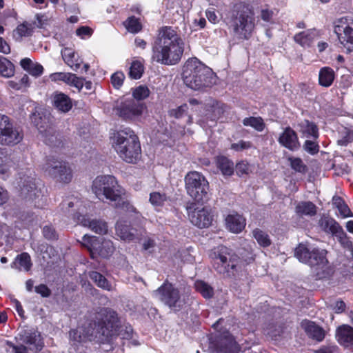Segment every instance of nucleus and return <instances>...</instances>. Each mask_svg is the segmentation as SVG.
Masks as SVG:
<instances>
[{
  "label": "nucleus",
  "mask_w": 353,
  "mask_h": 353,
  "mask_svg": "<svg viewBox=\"0 0 353 353\" xmlns=\"http://www.w3.org/2000/svg\"><path fill=\"white\" fill-rule=\"evenodd\" d=\"M85 78L81 77H77L74 74L71 86L76 88L79 92H81L83 87V81H85Z\"/></svg>",
  "instance_id": "obj_61"
},
{
  "label": "nucleus",
  "mask_w": 353,
  "mask_h": 353,
  "mask_svg": "<svg viewBox=\"0 0 353 353\" xmlns=\"http://www.w3.org/2000/svg\"><path fill=\"white\" fill-rule=\"evenodd\" d=\"M188 110V105L186 103H183L176 108L170 110L169 111V114L170 117H174L176 119H180L187 114Z\"/></svg>",
  "instance_id": "obj_54"
},
{
  "label": "nucleus",
  "mask_w": 353,
  "mask_h": 353,
  "mask_svg": "<svg viewBox=\"0 0 353 353\" xmlns=\"http://www.w3.org/2000/svg\"><path fill=\"white\" fill-rule=\"evenodd\" d=\"M20 339L25 344L28 345V348L34 353L40 352L44 347L43 339L41 334L36 330H24L23 334L20 335Z\"/></svg>",
  "instance_id": "obj_18"
},
{
  "label": "nucleus",
  "mask_w": 353,
  "mask_h": 353,
  "mask_svg": "<svg viewBox=\"0 0 353 353\" xmlns=\"http://www.w3.org/2000/svg\"><path fill=\"white\" fill-rule=\"evenodd\" d=\"M125 80V74L121 71H117L111 76V83L115 89H119Z\"/></svg>",
  "instance_id": "obj_53"
},
{
  "label": "nucleus",
  "mask_w": 353,
  "mask_h": 353,
  "mask_svg": "<svg viewBox=\"0 0 353 353\" xmlns=\"http://www.w3.org/2000/svg\"><path fill=\"white\" fill-rule=\"evenodd\" d=\"M336 74L334 70L329 67H322L319 72L318 83L323 88L330 87L334 81Z\"/></svg>",
  "instance_id": "obj_28"
},
{
  "label": "nucleus",
  "mask_w": 353,
  "mask_h": 353,
  "mask_svg": "<svg viewBox=\"0 0 353 353\" xmlns=\"http://www.w3.org/2000/svg\"><path fill=\"white\" fill-rule=\"evenodd\" d=\"M144 72L143 64L138 60L133 61L129 70V77L132 79H139Z\"/></svg>",
  "instance_id": "obj_46"
},
{
  "label": "nucleus",
  "mask_w": 353,
  "mask_h": 353,
  "mask_svg": "<svg viewBox=\"0 0 353 353\" xmlns=\"http://www.w3.org/2000/svg\"><path fill=\"white\" fill-rule=\"evenodd\" d=\"M353 27V19L350 17H343L333 22L334 32L336 34L339 43H343L347 38V33Z\"/></svg>",
  "instance_id": "obj_22"
},
{
  "label": "nucleus",
  "mask_w": 353,
  "mask_h": 353,
  "mask_svg": "<svg viewBox=\"0 0 353 353\" xmlns=\"http://www.w3.org/2000/svg\"><path fill=\"white\" fill-rule=\"evenodd\" d=\"M14 65L8 59L0 56V75L10 77L14 75Z\"/></svg>",
  "instance_id": "obj_45"
},
{
  "label": "nucleus",
  "mask_w": 353,
  "mask_h": 353,
  "mask_svg": "<svg viewBox=\"0 0 353 353\" xmlns=\"http://www.w3.org/2000/svg\"><path fill=\"white\" fill-rule=\"evenodd\" d=\"M7 344L12 348L13 353H28V350H30L24 345H16L10 341H7Z\"/></svg>",
  "instance_id": "obj_62"
},
{
  "label": "nucleus",
  "mask_w": 353,
  "mask_h": 353,
  "mask_svg": "<svg viewBox=\"0 0 353 353\" xmlns=\"http://www.w3.org/2000/svg\"><path fill=\"white\" fill-rule=\"evenodd\" d=\"M216 165L224 176H232L234 173V163L226 156H216Z\"/></svg>",
  "instance_id": "obj_32"
},
{
  "label": "nucleus",
  "mask_w": 353,
  "mask_h": 353,
  "mask_svg": "<svg viewBox=\"0 0 353 353\" xmlns=\"http://www.w3.org/2000/svg\"><path fill=\"white\" fill-rule=\"evenodd\" d=\"M279 143L290 151H297L301 148L297 133L290 126L286 127L280 134Z\"/></svg>",
  "instance_id": "obj_20"
},
{
  "label": "nucleus",
  "mask_w": 353,
  "mask_h": 353,
  "mask_svg": "<svg viewBox=\"0 0 353 353\" xmlns=\"http://www.w3.org/2000/svg\"><path fill=\"white\" fill-rule=\"evenodd\" d=\"M73 219L84 227H88L96 234L103 235L108 232L107 223L102 220L90 219L88 215H82L78 212L72 214Z\"/></svg>",
  "instance_id": "obj_16"
},
{
  "label": "nucleus",
  "mask_w": 353,
  "mask_h": 353,
  "mask_svg": "<svg viewBox=\"0 0 353 353\" xmlns=\"http://www.w3.org/2000/svg\"><path fill=\"white\" fill-rule=\"evenodd\" d=\"M74 201H76V203L78 202L77 199L73 196H68L65 199L60 203L61 210L65 213H69L70 211V209L73 208L74 205Z\"/></svg>",
  "instance_id": "obj_55"
},
{
  "label": "nucleus",
  "mask_w": 353,
  "mask_h": 353,
  "mask_svg": "<svg viewBox=\"0 0 353 353\" xmlns=\"http://www.w3.org/2000/svg\"><path fill=\"white\" fill-rule=\"evenodd\" d=\"M211 263L214 270L227 278H234L238 273L240 257L230 248L219 245L210 253Z\"/></svg>",
  "instance_id": "obj_5"
},
{
  "label": "nucleus",
  "mask_w": 353,
  "mask_h": 353,
  "mask_svg": "<svg viewBox=\"0 0 353 353\" xmlns=\"http://www.w3.org/2000/svg\"><path fill=\"white\" fill-rule=\"evenodd\" d=\"M150 93V92L148 87L139 85L133 90L132 97L130 99L142 101L149 97Z\"/></svg>",
  "instance_id": "obj_49"
},
{
  "label": "nucleus",
  "mask_w": 353,
  "mask_h": 353,
  "mask_svg": "<svg viewBox=\"0 0 353 353\" xmlns=\"http://www.w3.org/2000/svg\"><path fill=\"white\" fill-rule=\"evenodd\" d=\"M30 119L34 125L37 128L40 133L47 135L51 128L48 118L43 117L39 113H33L30 116Z\"/></svg>",
  "instance_id": "obj_31"
},
{
  "label": "nucleus",
  "mask_w": 353,
  "mask_h": 353,
  "mask_svg": "<svg viewBox=\"0 0 353 353\" xmlns=\"http://www.w3.org/2000/svg\"><path fill=\"white\" fill-rule=\"evenodd\" d=\"M32 265L30 254L27 252H22L16 256L14 261L10 264V266L12 268L19 270L23 268L26 271H29Z\"/></svg>",
  "instance_id": "obj_34"
},
{
  "label": "nucleus",
  "mask_w": 353,
  "mask_h": 353,
  "mask_svg": "<svg viewBox=\"0 0 353 353\" xmlns=\"http://www.w3.org/2000/svg\"><path fill=\"white\" fill-rule=\"evenodd\" d=\"M223 321L219 319L212 325L215 330L222 332L216 336L215 349L218 353H239V346L233 336L228 330L219 329Z\"/></svg>",
  "instance_id": "obj_14"
},
{
  "label": "nucleus",
  "mask_w": 353,
  "mask_h": 353,
  "mask_svg": "<svg viewBox=\"0 0 353 353\" xmlns=\"http://www.w3.org/2000/svg\"><path fill=\"white\" fill-rule=\"evenodd\" d=\"M23 134L19 127L14 126L12 121L0 134V144L3 145H14L21 142Z\"/></svg>",
  "instance_id": "obj_17"
},
{
  "label": "nucleus",
  "mask_w": 353,
  "mask_h": 353,
  "mask_svg": "<svg viewBox=\"0 0 353 353\" xmlns=\"http://www.w3.org/2000/svg\"><path fill=\"white\" fill-rule=\"evenodd\" d=\"M227 25L232 37L238 40H249L255 28L254 10L246 1L232 3L227 14Z\"/></svg>",
  "instance_id": "obj_3"
},
{
  "label": "nucleus",
  "mask_w": 353,
  "mask_h": 353,
  "mask_svg": "<svg viewBox=\"0 0 353 353\" xmlns=\"http://www.w3.org/2000/svg\"><path fill=\"white\" fill-rule=\"evenodd\" d=\"M185 182L188 194L198 202L203 201L209 188L205 176L196 171L189 172L185 177Z\"/></svg>",
  "instance_id": "obj_11"
},
{
  "label": "nucleus",
  "mask_w": 353,
  "mask_h": 353,
  "mask_svg": "<svg viewBox=\"0 0 353 353\" xmlns=\"http://www.w3.org/2000/svg\"><path fill=\"white\" fill-rule=\"evenodd\" d=\"M227 105L221 101L210 98L204 104L203 109L206 112V116L211 121H216L222 117L225 112Z\"/></svg>",
  "instance_id": "obj_21"
},
{
  "label": "nucleus",
  "mask_w": 353,
  "mask_h": 353,
  "mask_svg": "<svg viewBox=\"0 0 353 353\" xmlns=\"http://www.w3.org/2000/svg\"><path fill=\"white\" fill-rule=\"evenodd\" d=\"M334 272V268L326 263L316 267L314 277L316 280H328L333 276Z\"/></svg>",
  "instance_id": "obj_38"
},
{
  "label": "nucleus",
  "mask_w": 353,
  "mask_h": 353,
  "mask_svg": "<svg viewBox=\"0 0 353 353\" xmlns=\"http://www.w3.org/2000/svg\"><path fill=\"white\" fill-rule=\"evenodd\" d=\"M119 327L117 313L110 308H102L88 324L71 329L70 341L75 350L88 341L109 343L118 334Z\"/></svg>",
  "instance_id": "obj_1"
},
{
  "label": "nucleus",
  "mask_w": 353,
  "mask_h": 353,
  "mask_svg": "<svg viewBox=\"0 0 353 353\" xmlns=\"http://www.w3.org/2000/svg\"><path fill=\"white\" fill-rule=\"evenodd\" d=\"M90 279L95 283V284L100 288L110 291L112 290V285L108 280L100 272L97 271H92L89 274Z\"/></svg>",
  "instance_id": "obj_39"
},
{
  "label": "nucleus",
  "mask_w": 353,
  "mask_h": 353,
  "mask_svg": "<svg viewBox=\"0 0 353 353\" xmlns=\"http://www.w3.org/2000/svg\"><path fill=\"white\" fill-rule=\"evenodd\" d=\"M184 52V42L171 26H163L152 43V61L165 65L177 64Z\"/></svg>",
  "instance_id": "obj_2"
},
{
  "label": "nucleus",
  "mask_w": 353,
  "mask_h": 353,
  "mask_svg": "<svg viewBox=\"0 0 353 353\" xmlns=\"http://www.w3.org/2000/svg\"><path fill=\"white\" fill-rule=\"evenodd\" d=\"M194 286L196 290L199 292L204 299H209L214 296V289L208 283L198 280L195 282Z\"/></svg>",
  "instance_id": "obj_41"
},
{
  "label": "nucleus",
  "mask_w": 353,
  "mask_h": 353,
  "mask_svg": "<svg viewBox=\"0 0 353 353\" xmlns=\"http://www.w3.org/2000/svg\"><path fill=\"white\" fill-rule=\"evenodd\" d=\"M114 110L124 121H136L141 118L147 110V105L143 101L127 98L122 99L114 108Z\"/></svg>",
  "instance_id": "obj_10"
},
{
  "label": "nucleus",
  "mask_w": 353,
  "mask_h": 353,
  "mask_svg": "<svg viewBox=\"0 0 353 353\" xmlns=\"http://www.w3.org/2000/svg\"><path fill=\"white\" fill-rule=\"evenodd\" d=\"M351 28L347 33L346 37L347 38L345 39L343 43H341L343 48L349 52H353V26Z\"/></svg>",
  "instance_id": "obj_57"
},
{
  "label": "nucleus",
  "mask_w": 353,
  "mask_h": 353,
  "mask_svg": "<svg viewBox=\"0 0 353 353\" xmlns=\"http://www.w3.org/2000/svg\"><path fill=\"white\" fill-rule=\"evenodd\" d=\"M112 147L121 154H141V144L137 135L130 128L117 132L113 138Z\"/></svg>",
  "instance_id": "obj_7"
},
{
  "label": "nucleus",
  "mask_w": 353,
  "mask_h": 353,
  "mask_svg": "<svg viewBox=\"0 0 353 353\" xmlns=\"http://www.w3.org/2000/svg\"><path fill=\"white\" fill-rule=\"evenodd\" d=\"M333 236H336L339 243L343 248H350L352 246V242L350 240L347 234L343 230V228L338 230L337 232Z\"/></svg>",
  "instance_id": "obj_51"
},
{
  "label": "nucleus",
  "mask_w": 353,
  "mask_h": 353,
  "mask_svg": "<svg viewBox=\"0 0 353 353\" xmlns=\"http://www.w3.org/2000/svg\"><path fill=\"white\" fill-rule=\"evenodd\" d=\"M43 71V68L41 64H32L28 72L34 77H39L42 74Z\"/></svg>",
  "instance_id": "obj_64"
},
{
  "label": "nucleus",
  "mask_w": 353,
  "mask_h": 353,
  "mask_svg": "<svg viewBox=\"0 0 353 353\" xmlns=\"http://www.w3.org/2000/svg\"><path fill=\"white\" fill-rule=\"evenodd\" d=\"M274 15V12L272 10L268 8V5H265L261 10L260 17L261 19L267 23L271 22Z\"/></svg>",
  "instance_id": "obj_56"
},
{
  "label": "nucleus",
  "mask_w": 353,
  "mask_h": 353,
  "mask_svg": "<svg viewBox=\"0 0 353 353\" xmlns=\"http://www.w3.org/2000/svg\"><path fill=\"white\" fill-rule=\"evenodd\" d=\"M34 291L43 298L49 297L52 293L50 289L46 284H39L35 286Z\"/></svg>",
  "instance_id": "obj_58"
},
{
  "label": "nucleus",
  "mask_w": 353,
  "mask_h": 353,
  "mask_svg": "<svg viewBox=\"0 0 353 353\" xmlns=\"http://www.w3.org/2000/svg\"><path fill=\"white\" fill-rule=\"evenodd\" d=\"M34 26L32 23L24 21L17 26L14 30L13 35L16 39H21L23 37H30L32 34Z\"/></svg>",
  "instance_id": "obj_40"
},
{
  "label": "nucleus",
  "mask_w": 353,
  "mask_h": 353,
  "mask_svg": "<svg viewBox=\"0 0 353 353\" xmlns=\"http://www.w3.org/2000/svg\"><path fill=\"white\" fill-rule=\"evenodd\" d=\"M123 25L129 32L132 34L139 32L141 31L143 28L139 19L137 18L135 16L129 17L123 22Z\"/></svg>",
  "instance_id": "obj_42"
},
{
  "label": "nucleus",
  "mask_w": 353,
  "mask_h": 353,
  "mask_svg": "<svg viewBox=\"0 0 353 353\" xmlns=\"http://www.w3.org/2000/svg\"><path fill=\"white\" fill-rule=\"evenodd\" d=\"M195 203H192L187 207L188 216L191 223L199 228H209L214 220V214L211 209L203 207L195 208Z\"/></svg>",
  "instance_id": "obj_15"
},
{
  "label": "nucleus",
  "mask_w": 353,
  "mask_h": 353,
  "mask_svg": "<svg viewBox=\"0 0 353 353\" xmlns=\"http://www.w3.org/2000/svg\"><path fill=\"white\" fill-rule=\"evenodd\" d=\"M295 212L299 216H314L317 212V208L311 201H301L295 207Z\"/></svg>",
  "instance_id": "obj_35"
},
{
  "label": "nucleus",
  "mask_w": 353,
  "mask_h": 353,
  "mask_svg": "<svg viewBox=\"0 0 353 353\" xmlns=\"http://www.w3.org/2000/svg\"><path fill=\"white\" fill-rule=\"evenodd\" d=\"M117 234L125 241H133L135 239V229L127 224L125 221H117L115 226Z\"/></svg>",
  "instance_id": "obj_30"
},
{
  "label": "nucleus",
  "mask_w": 353,
  "mask_h": 353,
  "mask_svg": "<svg viewBox=\"0 0 353 353\" xmlns=\"http://www.w3.org/2000/svg\"><path fill=\"white\" fill-rule=\"evenodd\" d=\"M336 337L341 345H353V327L348 325L339 326L336 330Z\"/></svg>",
  "instance_id": "obj_29"
},
{
  "label": "nucleus",
  "mask_w": 353,
  "mask_h": 353,
  "mask_svg": "<svg viewBox=\"0 0 353 353\" xmlns=\"http://www.w3.org/2000/svg\"><path fill=\"white\" fill-rule=\"evenodd\" d=\"M243 125L250 126L258 132H262L265 128V123L261 117H250L242 121Z\"/></svg>",
  "instance_id": "obj_43"
},
{
  "label": "nucleus",
  "mask_w": 353,
  "mask_h": 353,
  "mask_svg": "<svg viewBox=\"0 0 353 353\" xmlns=\"http://www.w3.org/2000/svg\"><path fill=\"white\" fill-rule=\"evenodd\" d=\"M332 168L335 170L337 175H343L349 172V167L346 163L341 165L333 163Z\"/></svg>",
  "instance_id": "obj_63"
},
{
  "label": "nucleus",
  "mask_w": 353,
  "mask_h": 353,
  "mask_svg": "<svg viewBox=\"0 0 353 353\" xmlns=\"http://www.w3.org/2000/svg\"><path fill=\"white\" fill-rule=\"evenodd\" d=\"M92 33V29L86 26H80L76 30V34L81 39H84L85 37H90Z\"/></svg>",
  "instance_id": "obj_59"
},
{
  "label": "nucleus",
  "mask_w": 353,
  "mask_h": 353,
  "mask_svg": "<svg viewBox=\"0 0 353 353\" xmlns=\"http://www.w3.org/2000/svg\"><path fill=\"white\" fill-rule=\"evenodd\" d=\"M159 300L171 310L178 312L181 310L183 301L180 290L172 283L165 279L161 286L157 290Z\"/></svg>",
  "instance_id": "obj_12"
},
{
  "label": "nucleus",
  "mask_w": 353,
  "mask_h": 353,
  "mask_svg": "<svg viewBox=\"0 0 353 353\" xmlns=\"http://www.w3.org/2000/svg\"><path fill=\"white\" fill-rule=\"evenodd\" d=\"M52 105L59 112L62 113L68 112L73 106L72 99L66 94L56 91L53 93Z\"/></svg>",
  "instance_id": "obj_24"
},
{
  "label": "nucleus",
  "mask_w": 353,
  "mask_h": 353,
  "mask_svg": "<svg viewBox=\"0 0 353 353\" xmlns=\"http://www.w3.org/2000/svg\"><path fill=\"white\" fill-rule=\"evenodd\" d=\"M65 51H68V52L65 53L63 56L65 63L73 70L77 71L83 63L82 59H81L76 52L71 50L65 49Z\"/></svg>",
  "instance_id": "obj_36"
},
{
  "label": "nucleus",
  "mask_w": 353,
  "mask_h": 353,
  "mask_svg": "<svg viewBox=\"0 0 353 353\" xmlns=\"http://www.w3.org/2000/svg\"><path fill=\"white\" fill-rule=\"evenodd\" d=\"M81 245L88 249L92 259L97 256L108 259L114 251L113 243L110 240L87 234L83 236Z\"/></svg>",
  "instance_id": "obj_9"
},
{
  "label": "nucleus",
  "mask_w": 353,
  "mask_h": 353,
  "mask_svg": "<svg viewBox=\"0 0 353 353\" xmlns=\"http://www.w3.org/2000/svg\"><path fill=\"white\" fill-rule=\"evenodd\" d=\"M288 161L290 162L292 169L295 172L301 174H305L307 172V167L300 158L290 157Z\"/></svg>",
  "instance_id": "obj_48"
},
{
  "label": "nucleus",
  "mask_w": 353,
  "mask_h": 353,
  "mask_svg": "<svg viewBox=\"0 0 353 353\" xmlns=\"http://www.w3.org/2000/svg\"><path fill=\"white\" fill-rule=\"evenodd\" d=\"M57 156H46L41 170L46 175L63 183H69L72 179V171L68 163L59 161Z\"/></svg>",
  "instance_id": "obj_8"
},
{
  "label": "nucleus",
  "mask_w": 353,
  "mask_h": 353,
  "mask_svg": "<svg viewBox=\"0 0 353 353\" xmlns=\"http://www.w3.org/2000/svg\"><path fill=\"white\" fill-rule=\"evenodd\" d=\"M0 156V174H6L10 168L23 170L24 156Z\"/></svg>",
  "instance_id": "obj_23"
},
{
  "label": "nucleus",
  "mask_w": 353,
  "mask_h": 353,
  "mask_svg": "<svg viewBox=\"0 0 353 353\" xmlns=\"http://www.w3.org/2000/svg\"><path fill=\"white\" fill-rule=\"evenodd\" d=\"M314 39V34L310 30L302 31L294 36V41L303 48L310 47Z\"/></svg>",
  "instance_id": "obj_37"
},
{
  "label": "nucleus",
  "mask_w": 353,
  "mask_h": 353,
  "mask_svg": "<svg viewBox=\"0 0 353 353\" xmlns=\"http://www.w3.org/2000/svg\"><path fill=\"white\" fill-rule=\"evenodd\" d=\"M117 181L112 175L98 176L92 183V191L99 196L103 195L107 199L117 202L116 208L122 210H130L132 206L128 201L121 199V194L119 190H116Z\"/></svg>",
  "instance_id": "obj_6"
},
{
  "label": "nucleus",
  "mask_w": 353,
  "mask_h": 353,
  "mask_svg": "<svg viewBox=\"0 0 353 353\" xmlns=\"http://www.w3.org/2000/svg\"><path fill=\"white\" fill-rule=\"evenodd\" d=\"M167 200L168 196L165 193L152 192L150 194L149 201L153 206L162 207Z\"/></svg>",
  "instance_id": "obj_47"
},
{
  "label": "nucleus",
  "mask_w": 353,
  "mask_h": 353,
  "mask_svg": "<svg viewBox=\"0 0 353 353\" xmlns=\"http://www.w3.org/2000/svg\"><path fill=\"white\" fill-rule=\"evenodd\" d=\"M225 221L227 229L234 234L241 232L246 225L245 219L236 212L228 214Z\"/></svg>",
  "instance_id": "obj_25"
},
{
  "label": "nucleus",
  "mask_w": 353,
  "mask_h": 353,
  "mask_svg": "<svg viewBox=\"0 0 353 353\" xmlns=\"http://www.w3.org/2000/svg\"><path fill=\"white\" fill-rule=\"evenodd\" d=\"M236 172L239 176L248 174L249 172V164L243 161L238 163L236 165Z\"/></svg>",
  "instance_id": "obj_60"
},
{
  "label": "nucleus",
  "mask_w": 353,
  "mask_h": 353,
  "mask_svg": "<svg viewBox=\"0 0 353 353\" xmlns=\"http://www.w3.org/2000/svg\"><path fill=\"white\" fill-rule=\"evenodd\" d=\"M294 256L301 262L311 267H319L328 263L326 252L314 248L310 250L305 244L299 243L294 250Z\"/></svg>",
  "instance_id": "obj_13"
},
{
  "label": "nucleus",
  "mask_w": 353,
  "mask_h": 353,
  "mask_svg": "<svg viewBox=\"0 0 353 353\" xmlns=\"http://www.w3.org/2000/svg\"><path fill=\"white\" fill-rule=\"evenodd\" d=\"M303 150L310 154H317L319 145L316 141L306 140L303 145Z\"/></svg>",
  "instance_id": "obj_52"
},
{
  "label": "nucleus",
  "mask_w": 353,
  "mask_h": 353,
  "mask_svg": "<svg viewBox=\"0 0 353 353\" xmlns=\"http://www.w3.org/2000/svg\"><path fill=\"white\" fill-rule=\"evenodd\" d=\"M19 186L21 195L26 199H34L39 196V190L35 183V178L31 176V174L20 176Z\"/></svg>",
  "instance_id": "obj_19"
},
{
  "label": "nucleus",
  "mask_w": 353,
  "mask_h": 353,
  "mask_svg": "<svg viewBox=\"0 0 353 353\" xmlns=\"http://www.w3.org/2000/svg\"><path fill=\"white\" fill-rule=\"evenodd\" d=\"M182 76L184 83L194 90L210 88L214 83L211 69L196 57L189 59L185 62Z\"/></svg>",
  "instance_id": "obj_4"
},
{
  "label": "nucleus",
  "mask_w": 353,
  "mask_h": 353,
  "mask_svg": "<svg viewBox=\"0 0 353 353\" xmlns=\"http://www.w3.org/2000/svg\"><path fill=\"white\" fill-rule=\"evenodd\" d=\"M301 326L304 328L307 334L317 341H322L325 338V332L322 327L317 325L314 322L311 321H303Z\"/></svg>",
  "instance_id": "obj_27"
},
{
  "label": "nucleus",
  "mask_w": 353,
  "mask_h": 353,
  "mask_svg": "<svg viewBox=\"0 0 353 353\" xmlns=\"http://www.w3.org/2000/svg\"><path fill=\"white\" fill-rule=\"evenodd\" d=\"M298 127L303 137L313 138L315 140L319 138V128L314 122L304 119L298 123Z\"/></svg>",
  "instance_id": "obj_26"
},
{
  "label": "nucleus",
  "mask_w": 353,
  "mask_h": 353,
  "mask_svg": "<svg viewBox=\"0 0 353 353\" xmlns=\"http://www.w3.org/2000/svg\"><path fill=\"white\" fill-rule=\"evenodd\" d=\"M319 224L324 232L331 234L332 236L337 232L338 230L341 229L340 224L330 216L321 218Z\"/></svg>",
  "instance_id": "obj_33"
},
{
  "label": "nucleus",
  "mask_w": 353,
  "mask_h": 353,
  "mask_svg": "<svg viewBox=\"0 0 353 353\" xmlns=\"http://www.w3.org/2000/svg\"><path fill=\"white\" fill-rule=\"evenodd\" d=\"M253 237L256 239L261 247L268 248L272 244L269 235L259 228H255L252 231Z\"/></svg>",
  "instance_id": "obj_44"
},
{
  "label": "nucleus",
  "mask_w": 353,
  "mask_h": 353,
  "mask_svg": "<svg viewBox=\"0 0 353 353\" xmlns=\"http://www.w3.org/2000/svg\"><path fill=\"white\" fill-rule=\"evenodd\" d=\"M42 233L44 238L48 241H54L59 239V234L56 229L51 224L45 225L43 228Z\"/></svg>",
  "instance_id": "obj_50"
}]
</instances>
